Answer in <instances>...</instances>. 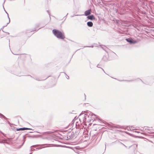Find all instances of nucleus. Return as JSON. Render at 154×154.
Listing matches in <instances>:
<instances>
[{
  "mask_svg": "<svg viewBox=\"0 0 154 154\" xmlns=\"http://www.w3.org/2000/svg\"><path fill=\"white\" fill-rule=\"evenodd\" d=\"M69 78V76H68V77H67V79H68Z\"/></svg>",
  "mask_w": 154,
  "mask_h": 154,
  "instance_id": "obj_17",
  "label": "nucleus"
},
{
  "mask_svg": "<svg viewBox=\"0 0 154 154\" xmlns=\"http://www.w3.org/2000/svg\"><path fill=\"white\" fill-rule=\"evenodd\" d=\"M52 32L55 35L57 38L63 39L65 38L64 33L56 29L53 30Z\"/></svg>",
  "mask_w": 154,
  "mask_h": 154,
  "instance_id": "obj_1",
  "label": "nucleus"
},
{
  "mask_svg": "<svg viewBox=\"0 0 154 154\" xmlns=\"http://www.w3.org/2000/svg\"><path fill=\"white\" fill-rule=\"evenodd\" d=\"M38 146V145H34V146H31V147H32V146L35 147V146Z\"/></svg>",
  "mask_w": 154,
  "mask_h": 154,
  "instance_id": "obj_13",
  "label": "nucleus"
},
{
  "mask_svg": "<svg viewBox=\"0 0 154 154\" xmlns=\"http://www.w3.org/2000/svg\"><path fill=\"white\" fill-rule=\"evenodd\" d=\"M41 148H36L37 149H41Z\"/></svg>",
  "mask_w": 154,
  "mask_h": 154,
  "instance_id": "obj_14",
  "label": "nucleus"
},
{
  "mask_svg": "<svg viewBox=\"0 0 154 154\" xmlns=\"http://www.w3.org/2000/svg\"><path fill=\"white\" fill-rule=\"evenodd\" d=\"M6 13H7V14H8V13H7V12H6Z\"/></svg>",
  "mask_w": 154,
  "mask_h": 154,
  "instance_id": "obj_18",
  "label": "nucleus"
},
{
  "mask_svg": "<svg viewBox=\"0 0 154 154\" xmlns=\"http://www.w3.org/2000/svg\"><path fill=\"white\" fill-rule=\"evenodd\" d=\"M24 129L23 128H20L18 129H17V131H18L20 130H23Z\"/></svg>",
  "mask_w": 154,
  "mask_h": 154,
  "instance_id": "obj_8",
  "label": "nucleus"
},
{
  "mask_svg": "<svg viewBox=\"0 0 154 154\" xmlns=\"http://www.w3.org/2000/svg\"><path fill=\"white\" fill-rule=\"evenodd\" d=\"M93 25V23L91 22H88L87 23V25L88 26L92 27Z\"/></svg>",
  "mask_w": 154,
  "mask_h": 154,
  "instance_id": "obj_7",
  "label": "nucleus"
},
{
  "mask_svg": "<svg viewBox=\"0 0 154 154\" xmlns=\"http://www.w3.org/2000/svg\"><path fill=\"white\" fill-rule=\"evenodd\" d=\"M69 78V76H68V77H67V79H68Z\"/></svg>",
  "mask_w": 154,
  "mask_h": 154,
  "instance_id": "obj_16",
  "label": "nucleus"
},
{
  "mask_svg": "<svg viewBox=\"0 0 154 154\" xmlns=\"http://www.w3.org/2000/svg\"><path fill=\"white\" fill-rule=\"evenodd\" d=\"M85 111H84V112H82V113L80 114V116H82V115L83 114V113H85Z\"/></svg>",
  "mask_w": 154,
  "mask_h": 154,
  "instance_id": "obj_12",
  "label": "nucleus"
},
{
  "mask_svg": "<svg viewBox=\"0 0 154 154\" xmlns=\"http://www.w3.org/2000/svg\"><path fill=\"white\" fill-rule=\"evenodd\" d=\"M23 128L24 129L23 130H30V129H30V128Z\"/></svg>",
  "mask_w": 154,
  "mask_h": 154,
  "instance_id": "obj_9",
  "label": "nucleus"
},
{
  "mask_svg": "<svg viewBox=\"0 0 154 154\" xmlns=\"http://www.w3.org/2000/svg\"><path fill=\"white\" fill-rule=\"evenodd\" d=\"M8 19H9V22H8V23H7V25L9 23H10V18H9V16H8Z\"/></svg>",
  "mask_w": 154,
  "mask_h": 154,
  "instance_id": "obj_11",
  "label": "nucleus"
},
{
  "mask_svg": "<svg viewBox=\"0 0 154 154\" xmlns=\"http://www.w3.org/2000/svg\"><path fill=\"white\" fill-rule=\"evenodd\" d=\"M6 13H7V14H8V13H7V12H6Z\"/></svg>",
  "mask_w": 154,
  "mask_h": 154,
  "instance_id": "obj_20",
  "label": "nucleus"
},
{
  "mask_svg": "<svg viewBox=\"0 0 154 154\" xmlns=\"http://www.w3.org/2000/svg\"><path fill=\"white\" fill-rule=\"evenodd\" d=\"M93 116H95L94 114H93L92 113L87 112L86 114H85L84 115L83 121L85 122L87 121V117L88 118H91Z\"/></svg>",
  "mask_w": 154,
  "mask_h": 154,
  "instance_id": "obj_2",
  "label": "nucleus"
},
{
  "mask_svg": "<svg viewBox=\"0 0 154 154\" xmlns=\"http://www.w3.org/2000/svg\"><path fill=\"white\" fill-rule=\"evenodd\" d=\"M126 41L132 44V43H135L137 42L136 41H133L132 40L128 38V39H126Z\"/></svg>",
  "mask_w": 154,
  "mask_h": 154,
  "instance_id": "obj_4",
  "label": "nucleus"
},
{
  "mask_svg": "<svg viewBox=\"0 0 154 154\" xmlns=\"http://www.w3.org/2000/svg\"><path fill=\"white\" fill-rule=\"evenodd\" d=\"M0 115L1 116V117H3L4 119H5L6 118L4 116H3V115L1 114H0Z\"/></svg>",
  "mask_w": 154,
  "mask_h": 154,
  "instance_id": "obj_10",
  "label": "nucleus"
},
{
  "mask_svg": "<svg viewBox=\"0 0 154 154\" xmlns=\"http://www.w3.org/2000/svg\"><path fill=\"white\" fill-rule=\"evenodd\" d=\"M91 9L87 10L85 12V16H88L89 15L91 14Z\"/></svg>",
  "mask_w": 154,
  "mask_h": 154,
  "instance_id": "obj_5",
  "label": "nucleus"
},
{
  "mask_svg": "<svg viewBox=\"0 0 154 154\" xmlns=\"http://www.w3.org/2000/svg\"><path fill=\"white\" fill-rule=\"evenodd\" d=\"M6 13H7V14H8V13H7V12H6Z\"/></svg>",
  "mask_w": 154,
  "mask_h": 154,
  "instance_id": "obj_19",
  "label": "nucleus"
},
{
  "mask_svg": "<svg viewBox=\"0 0 154 154\" xmlns=\"http://www.w3.org/2000/svg\"><path fill=\"white\" fill-rule=\"evenodd\" d=\"M88 18L91 20H94L95 18L93 15H91L88 16Z\"/></svg>",
  "mask_w": 154,
  "mask_h": 154,
  "instance_id": "obj_6",
  "label": "nucleus"
},
{
  "mask_svg": "<svg viewBox=\"0 0 154 154\" xmlns=\"http://www.w3.org/2000/svg\"><path fill=\"white\" fill-rule=\"evenodd\" d=\"M93 116H95L94 114H93L92 113L87 112L86 114H85L84 115L83 121L85 122L87 121V117L88 118H91Z\"/></svg>",
  "mask_w": 154,
  "mask_h": 154,
  "instance_id": "obj_3",
  "label": "nucleus"
},
{
  "mask_svg": "<svg viewBox=\"0 0 154 154\" xmlns=\"http://www.w3.org/2000/svg\"><path fill=\"white\" fill-rule=\"evenodd\" d=\"M79 15H74V16H78Z\"/></svg>",
  "mask_w": 154,
  "mask_h": 154,
  "instance_id": "obj_15",
  "label": "nucleus"
}]
</instances>
